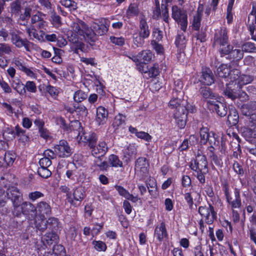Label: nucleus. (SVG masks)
I'll return each instance as SVG.
<instances>
[{
	"instance_id": "f257e3e1",
	"label": "nucleus",
	"mask_w": 256,
	"mask_h": 256,
	"mask_svg": "<svg viewBox=\"0 0 256 256\" xmlns=\"http://www.w3.org/2000/svg\"><path fill=\"white\" fill-rule=\"evenodd\" d=\"M168 106L170 108L176 109L173 115L175 122L180 128H184L186 124L187 112H193L194 108L186 101L174 97L170 100Z\"/></svg>"
},
{
	"instance_id": "f03ea898",
	"label": "nucleus",
	"mask_w": 256,
	"mask_h": 256,
	"mask_svg": "<svg viewBox=\"0 0 256 256\" xmlns=\"http://www.w3.org/2000/svg\"><path fill=\"white\" fill-rule=\"evenodd\" d=\"M72 36H74L72 40L74 42H77V39H84L86 40H94L96 33L91 28H88L82 20H78L73 22L71 24Z\"/></svg>"
},
{
	"instance_id": "7ed1b4c3",
	"label": "nucleus",
	"mask_w": 256,
	"mask_h": 256,
	"mask_svg": "<svg viewBox=\"0 0 256 256\" xmlns=\"http://www.w3.org/2000/svg\"><path fill=\"white\" fill-rule=\"evenodd\" d=\"M233 64H234V62L230 63L229 66L226 64H222L217 70V74L218 76L224 78L226 82H228L226 84L228 88L233 85V82L236 80L240 74L238 70L232 67Z\"/></svg>"
},
{
	"instance_id": "20e7f679",
	"label": "nucleus",
	"mask_w": 256,
	"mask_h": 256,
	"mask_svg": "<svg viewBox=\"0 0 256 256\" xmlns=\"http://www.w3.org/2000/svg\"><path fill=\"white\" fill-rule=\"evenodd\" d=\"M52 212V208L49 204L46 202L42 201L38 203L36 206V213L41 218L40 223L36 222V225L38 230L40 231H44L47 228L46 218Z\"/></svg>"
},
{
	"instance_id": "39448f33",
	"label": "nucleus",
	"mask_w": 256,
	"mask_h": 256,
	"mask_svg": "<svg viewBox=\"0 0 256 256\" xmlns=\"http://www.w3.org/2000/svg\"><path fill=\"white\" fill-rule=\"evenodd\" d=\"M58 239V235L54 232L47 233L42 238V242L46 248H50L51 246L54 244L52 253L50 254V256H58V254L64 251V248L62 246L56 244ZM44 256H49V255Z\"/></svg>"
},
{
	"instance_id": "423d86ee",
	"label": "nucleus",
	"mask_w": 256,
	"mask_h": 256,
	"mask_svg": "<svg viewBox=\"0 0 256 256\" xmlns=\"http://www.w3.org/2000/svg\"><path fill=\"white\" fill-rule=\"evenodd\" d=\"M200 142L204 144L207 142L210 145V147L214 148L216 150L219 146L220 140L218 136L212 132H209L207 128H202L200 132Z\"/></svg>"
},
{
	"instance_id": "0eeeda50",
	"label": "nucleus",
	"mask_w": 256,
	"mask_h": 256,
	"mask_svg": "<svg viewBox=\"0 0 256 256\" xmlns=\"http://www.w3.org/2000/svg\"><path fill=\"white\" fill-rule=\"evenodd\" d=\"M190 167L192 170L196 172L208 173V162L202 151L198 152L196 158L191 161Z\"/></svg>"
},
{
	"instance_id": "6e6552de",
	"label": "nucleus",
	"mask_w": 256,
	"mask_h": 256,
	"mask_svg": "<svg viewBox=\"0 0 256 256\" xmlns=\"http://www.w3.org/2000/svg\"><path fill=\"white\" fill-rule=\"evenodd\" d=\"M172 18L180 26V28L185 32L188 26V14L186 10H181L177 6L172 7Z\"/></svg>"
},
{
	"instance_id": "1a4fd4ad",
	"label": "nucleus",
	"mask_w": 256,
	"mask_h": 256,
	"mask_svg": "<svg viewBox=\"0 0 256 256\" xmlns=\"http://www.w3.org/2000/svg\"><path fill=\"white\" fill-rule=\"evenodd\" d=\"M198 212L202 218L208 224H212L217 218L216 212L214 211V207L210 204L208 206H200Z\"/></svg>"
},
{
	"instance_id": "9d476101",
	"label": "nucleus",
	"mask_w": 256,
	"mask_h": 256,
	"mask_svg": "<svg viewBox=\"0 0 256 256\" xmlns=\"http://www.w3.org/2000/svg\"><path fill=\"white\" fill-rule=\"evenodd\" d=\"M54 151L60 158H68L72 153V148L66 140H60L54 146Z\"/></svg>"
},
{
	"instance_id": "9b49d317",
	"label": "nucleus",
	"mask_w": 256,
	"mask_h": 256,
	"mask_svg": "<svg viewBox=\"0 0 256 256\" xmlns=\"http://www.w3.org/2000/svg\"><path fill=\"white\" fill-rule=\"evenodd\" d=\"M149 164L146 158H138L136 161L134 170L136 174L144 178L148 172Z\"/></svg>"
},
{
	"instance_id": "f8f14e48",
	"label": "nucleus",
	"mask_w": 256,
	"mask_h": 256,
	"mask_svg": "<svg viewBox=\"0 0 256 256\" xmlns=\"http://www.w3.org/2000/svg\"><path fill=\"white\" fill-rule=\"evenodd\" d=\"M228 36L226 28H222L220 30H218L214 36V44L220 46V48H224L228 46Z\"/></svg>"
},
{
	"instance_id": "ddd939ff",
	"label": "nucleus",
	"mask_w": 256,
	"mask_h": 256,
	"mask_svg": "<svg viewBox=\"0 0 256 256\" xmlns=\"http://www.w3.org/2000/svg\"><path fill=\"white\" fill-rule=\"evenodd\" d=\"M78 141L80 142L88 144L89 147L92 146L97 141L98 137L95 133L92 132H78L77 136Z\"/></svg>"
},
{
	"instance_id": "4468645a",
	"label": "nucleus",
	"mask_w": 256,
	"mask_h": 256,
	"mask_svg": "<svg viewBox=\"0 0 256 256\" xmlns=\"http://www.w3.org/2000/svg\"><path fill=\"white\" fill-rule=\"evenodd\" d=\"M6 196L13 202L15 208L18 207L23 200L21 192L14 186L8 187L6 191Z\"/></svg>"
},
{
	"instance_id": "2eb2a0df",
	"label": "nucleus",
	"mask_w": 256,
	"mask_h": 256,
	"mask_svg": "<svg viewBox=\"0 0 256 256\" xmlns=\"http://www.w3.org/2000/svg\"><path fill=\"white\" fill-rule=\"evenodd\" d=\"M208 108L212 112H215L220 116H224L227 114V108L226 106L220 102L218 100H208Z\"/></svg>"
},
{
	"instance_id": "dca6fc26",
	"label": "nucleus",
	"mask_w": 256,
	"mask_h": 256,
	"mask_svg": "<svg viewBox=\"0 0 256 256\" xmlns=\"http://www.w3.org/2000/svg\"><path fill=\"white\" fill-rule=\"evenodd\" d=\"M66 176L69 179L78 182L83 181L85 178L83 170L76 167L74 164H72L71 169L66 172Z\"/></svg>"
},
{
	"instance_id": "f3484780",
	"label": "nucleus",
	"mask_w": 256,
	"mask_h": 256,
	"mask_svg": "<svg viewBox=\"0 0 256 256\" xmlns=\"http://www.w3.org/2000/svg\"><path fill=\"white\" fill-rule=\"evenodd\" d=\"M236 88H232V86H228L224 91V94L228 98L234 100L236 98H238L240 101L245 102L248 100V95L244 92L240 91L238 93L236 92L238 90Z\"/></svg>"
},
{
	"instance_id": "a211bd4d",
	"label": "nucleus",
	"mask_w": 256,
	"mask_h": 256,
	"mask_svg": "<svg viewBox=\"0 0 256 256\" xmlns=\"http://www.w3.org/2000/svg\"><path fill=\"white\" fill-rule=\"evenodd\" d=\"M220 53L222 55L228 54L230 58H233L236 60H241L244 56L243 51L238 49H233L232 46L228 45L224 48H220Z\"/></svg>"
},
{
	"instance_id": "6ab92c4d",
	"label": "nucleus",
	"mask_w": 256,
	"mask_h": 256,
	"mask_svg": "<svg viewBox=\"0 0 256 256\" xmlns=\"http://www.w3.org/2000/svg\"><path fill=\"white\" fill-rule=\"evenodd\" d=\"M154 236V238L159 242H162L168 237V232L164 222H161L156 225Z\"/></svg>"
},
{
	"instance_id": "aec40b11",
	"label": "nucleus",
	"mask_w": 256,
	"mask_h": 256,
	"mask_svg": "<svg viewBox=\"0 0 256 256\" xmlns=\"http://www.w3.org/2000/svg\"><path fill=\"white\" fill-rule=\"evenodd\" d=\"M90 148L92 155L96 157L103 156L108 150L107 144L104 140H100L97 145L94 144Z\"/></svg>"
},
{
	"instance_id": "412c9836",
	"label": "nucleus",
	"mask_w": 256,
	"mask_h": 256,
	"mask_svg": "<svg viewBox=\"0 0 256 256\" xmlns=\"http://www.w3.org/2000/svg\"><path fill=\"white\" fill-rule=\"evenodd\" d=\"M128 57L134 62L142 61L144 62H146L152 60L153 54L150 50H144L140 52L138 55H132Z\"/></svg>"
},
{
	"instance_id": "4be33fe9",
	"label": "nucleus",
	"mask_w": 256,
	"mask_h": 256,
	"mask_svg": "<svg viewBox=\"0 0 256 256\" xmlns=\"http://www.w3.org/2000/svg\"><path fill=\"white\" fill-rule=\"evenodd\" d=\"M238 74L236 80L233 82L234 88L238 90H241L242 86L250 84L253 80L252 76L248 75L242 74L239 76Z\"/></svg>"
},
{
	"instance_id": "5701e85b",
	"label": "nucleus",
	"mask_w": 256,
	"mask_h": 256,
	"mask_svg": "<svg viewBox=\"0 0 256 256\" xmlns=\"http://www.w3.org/2000/svg\"><path fill=\"white\" fill-rule=\"evenodd\" d=\"M200 82L205 85L210 86L214 83V76L210 68H202Z\"/></svg>"
},
{
	"instance_id": "b1692460",
	"label": "nucleus",
	"mask_w": 256,
	"mask_h": 256,
	"mask_svg": "<svg viewBox=\"0 0 256 256\" xmlns=\"http://www.w3.org/2000/svg\"><path fill=\"white\" fill-rule=\"evenodd\" d=\"M108 110L102 106H98L96 109V122L98 125L104 124L108 119Z\"/></svg>"
},
{
	"instance_id": "393cba45",
	"label": "nucleus",
	"mask_w": 256,
	"mask_h": 256,
	"mask_svg": "<svg viewBox=\"0 0 256 256\" xmlns=\"http://www.w3.org/2000/svg\"><path fill=\"white\" fill-rule=\"evenodd\" d=\"M137 153L136 146L134 144H130L124 152L125 161L128 162L135 157Z\"/></svg>"
},
{
	"instance_id": "a878e982",
	"label": "nucleus",
	"mask_w": 256,
	"mask_h": 256,
	"mask_svg": "<svg viewBox=\"0 0 256 256\" xmlns=\"http://www.w3.org/2000/svg\"><path fill=\"white\" fill-rule=\"evenodd\" d=\"M22 213L28 216V218H33L36 216V207L32 204L28 202H24L22 204L21 206Z\"/></svg>"
},
{
	"instance_id": "bb28decb",
	"label": "nucleus",
	"mask_w": 256,
	"mask_h": 256,
	"mask_svg": "<svg viewBox=\"0 0 256 256\" xmlns=\"http://www.w3.org/2000/svg\"><path fill=\"white\" fill-rule=\"evenodd\" d=\"M234 195L235 200H232V198H230L228 192H226V196L227 201L230 204L232 208V210H234V208H240L241 206V200L240 196V192L238 190H235Z\"/></svg>"
},
{
	"instance_id": "cd10ccee",
	"label": "nucleus",
	"mask_w": 256,
	"mask_h": 256,
	"mask_svg": "<svg viewBox=\"0 0 256 256\" xmlns=\"http://www.w3.org/2000/svg\"><path fill=\"white\" fill-rule=\"evenodd\" d=\"M26 32L31 39H36L41 42L44 41V31L37 32L34 26H32L26 29Z\"/></svg>"
},
{
	"instance_id": "c85d7f7f",
	"label": "nucleus",
	"mask_w": 256,
	"mask_h": 256,
	"mask_svg": "<svg viewBox=\"0 0 256 256\" xmlns=\"http://www.w3.org/2000/svg\"><path fill=\"white\" fill-rule=\"evenodd\" d=\"M129 132L138 138L143 140L146 142H150L152 140V136L148 132L140 131L138 132V130L132 126H130L128 128Z\"/></svg>"
},
{
	"instance_id": "c756f323",
	"label": "nucleus",
	"mask_w": 256,
	"mask_h": 256,
	"mask_svg": "<svg viewBox=\"0 0 256 256\" xmlns=\"http://www.w3.org/2000/svg\"><path fill=\"white\" fill-rule=\"evenodd\" d=\"M138 33L144 38H148L149 37L150 30L146 20L143 18L140 20L139 24L138 32Z\"/></svg>"
},
{
	"instance_id": "7c9ffc66",
	"label": "nucleus",
	"mask_w": 256,
	"mask_h": 256,
	"mask_svg": "<svg viewBox=\"0 0 256 256\" xmlns=\"http://www.w3.org/2000/svg\"><path fill=\"white\" fill-rule=\"evenodd\" d=\"M12 87L19 94H23L26 93L24 84L20 79L18 78L12 79L10 81Z\"/></svg>"
},
{
	"instance_id": "2f4dec72",
	"label": "nucleus",
	"mask_w": 256,
	"mask_h": 256,
	"mask_svg": "<svg viewBox=\"0 0 256 256\" xmlns=\"http://www.w3.org/2000/svg\"><path fill=\"white\" fill-rule=\"evenodd\" d=\"M116 188L118 194L126 199L130 200L134 202H136L138 200L137 196H134L132 194H130V192L123 187L120 186H116Z\"/></svg>"
},
{
	"instance_id": "473e14b6",
	"label": "nucleus",
	"mask_w": 256,
	"mask_h": 256,
	"mask_svg": "<svg viewBox=\"0 0 256 256\" xmlns=\"http://www.w3.org/2000/svg\"><path fill=\"white\" fill-rule=\"evenodd\" d=\"M101 23L100 26L97 24L96 26H94L96 32L100 35H102L106 32L110 26L109 21L105 18L102 19Z\"/></svg>"
},
{
	"instance_id": "72a5a7b5",
	"label": "nucleus",
	"mask_w": 256,
	"mask_h": 256,
	"mask_svg": "<svg viewBox=\"0 0 256 256\" xmlns=\"http://www.w3.org/2000/svg\"><path fill=\"white\" fill-rule=\"evenodd\" d=\"M200 93L204 98L208 99L206 100L207 104L208 100H217V98L216 96L211 91L209 88H200Z\"/></svg>"
},
{
	"instance_id": "f704fd0d",
	"label": "nucleus",
	"mask_w": 256,
	"mask_h": 256,
	"mask_svg": "<svg viewBox=\"0 0 256 256\" xmlns=\"http://www.w3.org/2000/svg\"><path fill=\"white\" fill-rule=\"evenodd\" d=\"M12 64H14L18 70L21 72L28 66L27 63L24 59L20 56L14 58L12 59Z\"/></svg>"
},
{
	"instance_id": "c9c22d12",
	"label": "nucleus",
	"mask_w": 256,
	"mask_h": 256,
	"mask_svg": "<svg viewBox=\"0 0 256 256\" xmlns=\"http://www.w3.org/2000/svg\"><path fill=\"white\" fill-rule=\"evenodd\" d=\"M214 148L208 147L207 150V154L212 162L217 166H220L222 164V160L214 154Z\"/></svg>"
},
{
	"instance_id": "e433bc0d",
	"label": "nucleus",
	"mask_w": 256,
	"mask_h": 256,
	"mask_svg": "<svg viewBox=\"0 0 256 256\" xmlns=\"http://www.w3.org/2000/svg\"><path fill=\"white\" fill-rule=\"evenodd\" d=\"M202 16V10L198 7L197 14L194 16L192 27L194 30H198L200 26L201 18Z\"/></svg>"
},
{
	"instance_id": "4c0bfd02",
	"label": "nucleus",
	"mask_w": 256,
	"mask_h": 256,
	"mask_svg": "<svg viewBox=\"0 0 256 256\" xmlns=\"http://www.w3.org/2000/svg\"><path fill=\"white\" fill-rule=\"evenodd\" d=\"M256 110V102H250L247 104H244L242 107V112L245 116H249L250 112Z\"/></svg>"
},
{
	"instance_id": "58836bf2",
	"label": "nucleus",
	"mask_w": 256,
	"mask_h": 256,
	"mask_svg": "<svg viewBox=\"0 0 256 256\" xmlns=\"http://www.w3.org/2000/svg\"><path fill=\"white\" fill-rule=\"evenodd\" d=\"M108 163L112 167H122V162L119 159L118 157L115 154H110L108 156Z\"/></svg>"
},
{
	"instance_id": "ea45409f",
	"label": "nucleus",
	"mask_w": 256,
	"mask_h": 256,
	"mask_svg": "<svg viewBox=\"0 0 256 256\" xmlns=\"http://www.w3.org/2000/svg\"><path fill=\"white\" fill-rule=\"evenodd\" d=\"M11 40L12 42L16 46L21 48L23 46H25L26 45V42L23 40L18 34L15 32L11 33Z\"/></svg>"
},
{
	"instance_id": "a19ab883",
	"label": "nucleus",
	"mask_w": 256,
	"mask_h": 256,
	"mask_svg": "<svg viewBox=\"0 0 256 256\" xmlns=\"http://www.w3.org/2000/svg\"><path fill=\"white\" fill-rule=\"evenodd\" d=\"M125 118V116L122 114H119L116 115L114 118L112 124L115 130H117L122 126L124 124Z\"/></svg>"
},
{
	"instance_id": "79ce46f5",
	"label": "nucleus",
	"mask_w": 256,
	"mask_h": 256,
	"mask_svg": "<svg viewBox=\"0 0 256 256\" xmlns=\"http://www.w3.org/2000/svg\"><path fill=\"white\" fill-rule=\"evenodd\" d=\"M16 134L19 138V140L22 142H26L28 140V136L26 134V131L17 126L15 128Z\"/></svg>"
},
{
	"instance_id": "37998d69",
	"label": "nucleus",
	"mask_w": 256,
	"mask_h": 256,
	"mask_svg": "<svg viewBox=\"0 0 256 256\" xmlns=\"http://www.w3.org/2000/svg\"><path fill=\"white\" fill-rule=\"evenodd\" d=\"M238 120V116L236 110L235 108H232L230 110V114L228 116V120L233 125L236 124Z\"/></svg>"
},
{
	"instance_id": "c03bdc74",
	"label": "nucleus",
	"mask_w": 256,
	"mask_h": 256,
	"mask_svg": "<svg viewBox=\"0 0 256 256\" xmlns=\"http://www.w3.org/2000/svg\"><path fill=\"white\" fill-rule=\"evenodd\" d=\"M37 69L33 67H29L28 66L22 71L26 76L32 79L37 78Z\"/></svg>"
},
{
	"instance_id": "a18cd8bd",
	"label": "nucleus",
	"mask_w": 256,
	"mask_h": 256,
	"mask_svg": "<svg viewBox=\"0 0 256 256\" xmlns=\"http://www.w3.org/2000/svg\"><path fill=\"white\" fill-rule=\"evenodd\" d=\"M234 0H230L227 7L226 19L228 24H230L233 20V13L232 12V7Z\"/></svg>"
},
{
	"instance_id": "49530a36",
	"label": "nucleus",
	"mask_w": 256,
	"mask_h": 256,
	"mask_svg": "<svg viewBox=\"0 0 256 256\" xmlns=\"http://www.w3.org/2000/svg\"><path fill=\"white\" fill-rule=\"evenodd\" d=\"M74 200L76 201H82L84 197V192L82 187H78L74 190L73 193Z\"/></svg>"
},
{
	"instance_id": "de8ad7c7",
	"label": "nucleus",
	"mask_w": 256,
	"mask_h": 256,
	"mask_svg": "<svg viewBox=\"0 0 256 256\" xmlns=\"http://www.w3.org/2000/svg\"><path fill=\"white\" fill-rule=\"evenodd\" d=\"M87 98V94L81 90H78L76 92L73 96V98L74 102H80Z\"/></svg>"
},
{
	"instance_id": "09e8293b",
	"label": "nucleus",
	"mask_w": 256,
	"mask_h": 256,
	"mask_svg": "<svg viewBox=\"0 0 256 256\" xmlns=\"http://www.w3.org/2000/svg\"><path fill=\"white\" fill-rule=\"evenodd\" d=\"M96 158V160L94 161V165L98 167L99 169L101 170H106L109 167L108 162L105 161H102L99 156Z\"/></svg>"
},
{
	"instance_id": "8fccbe9b",
	"label": "nucleus",
	"mask_w": 256,
	"mask_h": 256,
	"mask_svg": "<svg viewBox=\"0 0 256 256\" xmlns=\"http://www.w3.org/2000/svg\"><path fill=\"white\" fill-rule=\"evenodd\" d=\"M16 156L14 152H7L5 153L4 160L8 165H11L14 162Z\"/></svg>"
},
{
	"instance_id": "3c124183",
	"label": "nucleus",
	"mask_w": 256,
	"mask_h": 256,
	"mask_svg": "<svg viewBox=\"0 0 256 256\" xmlns=\"http://www.w3.org/2000/svg\"><path fill=\"white\" fill-rule=\"evenodd\" d=\"M60 2L62 6L68 8L70 11L74 10L77 8L76 4L71 0H61Z\"/></svg>"
},
{
	"instance_id": "603ef678",
	"label": "nucleus",
	"mask_w": 256,
	"mask_h": 256,
	"mask_svg": "<svg viewBox=\"0 0 256 256\" xmlns=\"http://www.w3.org/2000/svg\"><path fill=\"white\" fill-rule=\"evenodd\" d=\"M242 50L246 52H256V48L254 43L246 42L242 46Z\"/></svg>"
},
{
	"instance_id": "864d4df0",
	"label": "nucleus",
	"mask_w": 256,
	"mask_h": 256,
	"mask_svg": "<svg viewBox=\"0 0 256 256\" xmlns=\"http://www.w3.org/2000/svg\"><path fill=\"white\" fill-rule=\"evenodd\" d=\"M146 38L141 36L138 32L133 34V42L136 47L142 46L144 44Z\"/></svg>"
},
{
	"instance_id": "5fc2aeb1",
	"label": "nucleus",
	"mask_w": 256,
	"mask_h": 256,
	"mask_svg": "<svg viewBox=\"0 0 256 256\" xmlns=\"http://www.w3.org/2000/svg\"><path fill=\"white\" fill-rule=\"evenodd\" d=\"M208 250H209L208 245L206 246V251L200 245L197 246L194 248V256H208Z\"/></svg>"
},
{
	"instance_id": "6e6d98bb",
	"label": "nucleus",
	"mask_w": 256,
	"mask_h": 256,
	"mask_svg": "<svg viewBox=\"0 0 256 256\" xmlns=\"http://www.w3.org/2000/svg\"><path fill=\"white\" fill-rule=\"evenodd\" d=\"M160 73L158 66V64H154L146 72L149 78H153L157 76Z\"/></svg>"
},
{
	"instance_id": "4d7b16f0",
	"label": "nucleus",
	"mask_w": 256,
	"mask_h": 256,
	"mask_svg": "<svg viewBox=\"0 0 256 256\" xmlns=\"http://www.w3.org/2000/svg\"><path fill=\"white\" fill-rule=\"evenodd\" d=\"M152 36L154 40H152L160 41L162 40L163 37L162 32L158 28H154L152 30Z\"/></svg>"
},
{
	"instance_id": "13d9d810",
	"label": "nucleus",
	"mask_w": 256,
	"mask_h": 256,
	"mask_svg": "<svg viewBox=\"0 0 256 256\" xmlns=\"http://www.w3.org/2000/svg\"><path fill=\"white\" fill-rule=\"evenodd\" d=\"M24 89L28 92L35 93L36 92V86L34 82L32 81H27L24 85Z\"/></svg>"
},
{
	"instance_id": "bf43d9fd",
	"label": "nucleus",
	"mask_w": 256,
	"mask_h": 256,
	"mask_svg": "<svg viewBox=\"0 0 256 256\" xmlns=\"http://www.w3.org/2000/svg\"><path fill=\"white\" fill-rule=\"evenodd\" d=\"M195 194L196 195V196L198 198H200V194L196 192H187L184 194V199L190 206H192L194 204L193 198Z\"/></svg>"
},
{
	"instance_id": "052dcab7",
	"label": "nucleus",
	"mask_w": 256,
	"mask_h": 256,
	"mask_svg": "<svg viewBox=\"0 0 256 256\" xmlns=\"http://www.w3.org/2000/svg\"><path fill=\"white\" fill-rule=\"evenodd\" d=\"M92 244L94 246V248L98 251L104 252L106 249V246L103 242L100 240L94 241Z\"/></svg>"
},
{
	"instance_id": "680f3d73",
	"label": "nucleus",
	"mask_w": 256,
	"mask_h": 256,
	"mask_svg": "<svg viewBox=\"0 0 256 256\" xmlns=\"http://www.w3.org/2000/svg\"><path fill=\"white\" fill-rule=\"evenodd\" d=\"M31 8L30 7L26 8L25 9L24 12L21 14L20 17V20L24 22H20V24L25 25V20H28L30 16Z\"/></svg>"
},
{
	"instance_id": "e2e57ef3",
	"label": "nucleus",
	"mask_w": 256,
	"mask_h": 256,
	"mask_svg": "<svg viewBox=\"0 0 256 256\" xmlns=\"http://www.w3.org/2000/svg\"><path fill=\"white\" fill-rule=\"evenodd\" d=\"M244 134L248 138H254L256 140V126L253 128H250L247 129L244 132Z\"/></svg>"
},
{
	"instance_id": "0e129e2a",
	"label": "nucleus",
	"mask_w": 256,
	"mask_h": 256,
	"mask_svg": "<svg viewBox=\"0 0 256 256\" xmlns=\"http://www.w3.org/2000/svg\"><path fill=\"white\" fill-rule=\"evenodd\" d=\"M151 44H152L154 49L156 50L157 54L162 55L164 53V48L162 46L159 44L155 42L154 40H152Z\"/></svg>"
},
{
	"instance_id": "69168bd1",
	"label": "nucleus",
	"mask_w": 256,
	"mask_h": 256,
	"mask_svg": "<svg viewBox=\"0 0 256 256\" xmlns=\"http://www.w3.org/2000/svg\"><path fill=\"white\" fill-rule=\"evenodd\" d=\"M38 174L42 178H48L51 176V172L48 168H40L38 170Z\"/></svg>"
},
{
	"instance_id": "338daca9",
	"label": "nucleus",
	"mask_w": 256,
	"mask_h": 256,
	"mask_svg": "<svg viewBox=\"0 0 256 256\" xmlns=\"http://www.w3.org/2000/svg\"><path fill=\"white\" fill-rule=\"evenodd\" d=\"M138 12V6L135 4H131L127 10V14L130 16H136Z\"/></svg>"
},
{
	"instance_id": "774afa93",
	"label": "nucleus",
	"mask_w": 256,
	"mask_h": 256,
	"mask_svg": "<svg viewBox=\"0 0 256 256\" xmlns=\"http://www.w3.org/2000/svg\"><path fill=\"white\" fill-rule=\"evenodd\" d=\"M175 42L178 47H182L186 43L185 36L183 34H178L176 38Z\"/></svg>"
}]
</instances>
